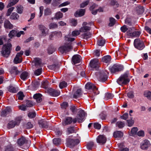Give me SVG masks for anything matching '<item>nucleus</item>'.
Instances as JSON below:
<instances>
[{
    "label": "nucleus",
    "instance_id": "obj_47",
    "mask_svg": "<svg viewBox=\"0 0 151 151\" xmlns=\"http://www.w3.org/2000/svg\"><path fill=\"white\" fill-rule=\"evenodd\" d=\"M17 31L15 30H12L11 31L9 34V37L12 38L16 35L17 33Z\"/></svg>",
    "mask_w": 151,
    "mask_h": 151
},
{
    "label": "nucleus",
    "instance_id": "obj_31",
    "mask_svg": "<svg viewBox=\"0 0 151 151\" xmlns=\"http://www.w3.org/2000/svg\"><path fill=\"white\" fill-rule=\"evenodd\" d=\"M33 62H34L35 65L36 67H38L40 66L41 64V60L39 58H35Z\"/></svg>",
    "mask_w": 151,
    "mask_h": 151
},
{
    "label": "nucleus",
    "instance_id": "obj_45",
    "mask_svg": "<svg viewBox=\"0 0 151 151\" xmlns=\"http://www.w3.org/2000/svg\"><path fill=\"white\" fill-rule=\"evenodd\" d=\"M116 125L119 128H122L124 127L125 124L124 122L119 121L117 122Z\"/></svg>",
    "mask_w": 151,
    "mask_h": 151
},
{
    "label": "nucleus",
    "instance_id": "obj_7",
    "mask_svg": "<svg viewBox=\"0 0 151 151\" xmlns=\"http://www.w3.org/2000/svg\"><path fill=\"white\" fill-rule=\"evenodd\" d=\"M79 142V140L78 139H74L68 138L67 139V145L70 148H73Z\"/></svg>",
    "mask_w": 151,
    "mask_h": 151
},
{
    "label": "nucleus",
    "instance_id": "obj_16",
    "mask_svg": "<svg viewBox=\"0 0 151 151\" xmlns=\"http://www.w3.org/2000/svg\"><path fill=\"white\" fill-rule=\"evenodd\" d=\"M150 145L149 141L147 139L144 140L141 144L140 147L143 150L147 149Z\"/></svg>",
    "mask_w": 151,
    "mask_h": 151
},
{
    "label": "nucleus",
    "instance_id": "obj_63",
    "mask_svg": "<svg viewBox=\"0 0 151 151\" xmlns=\"http://www.w3.org/2000/svg\"><path fill=\"white\" fill-rule=\"evenodd\" d=\"M89 0H87L82 3L80 5L81 8H83L88 5L89 3Z\"/></svg>",
    "mask_w": 151,
    "mask_h": 151
},
{
    "label": "nucleus",
    "instance_id": "obj_40",
    "mask_svg": "<svg viewBox=\"0 0 151 151\" xmlns=\"http://www.w3.org/2000/svg\"><path fill=\"white\" fill-rule=\"evenodd\" d=\"M19 0H10L9 3L7 6V8H9L16 4Z\"/></svg>",
    "mask_w": 151,
    "mask_h": 151
},
{
    "label": "nucleus",
    "instance_id": "obj_27",
    "mask_svg": "<svg viewBox=\"0 0 151 151\" xmlns=\"http://www.w3.org/2000/svg\"><path fill=\"white\" fill-rule=\"evenodd\" d=\"M42 95L40 93L35 94L33 96V98L36 100L38 103L42 101Z\"/></svg>",
    "mask_w": 151,
    "mask_h": 151
},
{
    "label": "nucleus",
    "instance_id": "obj_30",
    "mask_svg": "<svg viewBox=\"0 0 151 151\" xmlns=\"http://www.w3.org/2000/svg\"><path fill=\"white\" fill-rule=\"evenodd\" d=\"M10 72L11 74L15 75H18L20 73V72L17 69V68L15 67H12Z\"/></svg>",
    "mask_w": 151,
    "mask_h": 151
},
{
    "label": "nucleus",
    "instance_id": "obj_25",
    "mask_svg": "<svg viewBox=\"0 0 151 151\" xmlns=\"http://www.w3.org/2000/svg\"><path fill=\"white\" fill-rule=\"evenodd\" d=\"M27 140L26 138L23 137H22L19 139L17 141V143L19 146H22L24 144L27 143Z\"/></svg>",
    "mask_w": 151,
    "mask_h": 151
},
{
    "label": "nucleus",
    "instance_id": "obj_4",
    "mask_svg": "<svg viewBox=\"0 0 151 151\" xmlns=\"http://www.w3.org/2000/svg\"><path fill=\"white\" fill-rule=\"evenodd\" d=\"M72 44L71 42L65 43L64 45L59 48V50L62 54L70 51L73 48Z\"/></svg>",
    "mask_w": 151,
    "mask_h": 151
},
{
    "label": "nucleus",
    "instance_id": "obj_28",
    "mask_svg": "<svg viewBox=\"0 0 151 151\" xmlns=\"http://www.w3.org/2000/svg\"><path fill=\"white\" fill-rule=\"evenodd\" d=\"M67 134H69L76 133V131L74 127L70 126L67 128L66 130Z\"/></svg>",
    "mask_w": 151,
    "mask_h": 151
},
{
    "label": "nucleus",
    "instance_id": "obj_36",
    "mask_svg": "<svg viewBox=\"0 0 151 151\" xmlns=\"http://www.w3.org/2000/svg\"><path fill=\"white\" fill-rule=\"evenodd\" d=\"M136 11L138 14H141L143 13L144 10L142 6H139L136 7Z\"/></svg>",
    "mask_w": 151,
    "mask_h": 151
},
{
    "label": "nucleus",
    "instance_id": "obj_39",
    "mask_svg": "<svg viewBox=\"0 0 151 151\" xmlns=\"http://www.w3.org/2000/svg\"><path fill=\"white\" fill-rule=\"evenodd\" d=\"M123 136V133L120 131H117L114 133V136L115 138L121 137Z\"/></svg>",
    "mask_w": 151,
    "mask_h": 151
},
{
    "label": "nucleus",
    "instance_id": "obj_20",
    "mask_svg": "<svg viewBox=\"0 0 151 151\" xmlns=\"http://www.w3.org/2000/svg\"><path fill=\"white\" fill-rule=\"evenodd\" d=\"M79 110L78 113V115L77 116L79 118V119L82 121L84 119L86 114L84 111L81 109H78Z\"/></svg>",
    "mask_w": 151,
    "mask_h": 151
},
{
    "label": "nucleus",
    "instance_id": "obj_62",
    "mask_svg": "<svg viewBox=\"0 0 151 151\" xmlns=\"http://www.w3.org/2000/svg\"><path fill=\"white\" fill-rule=\"evenodd\" d=\"M135 30V28L134 27H130L129 28H128V29L127 31V33L128 35L130 36V34L132 33V32H133V31H134Z\"/></svg>",
    "mask_w": 151,
    "mask_h": 151
},
{
    "label": "nucleus",
    "instance_id": "obj_23",
    "mask_svg": "<svg viewBox=\"0 0 151 151\" xmlns=\"http://www.w3.org/2000/svg\"><path fill=\"white\" fill-rule=\"evenodd\" d=\"M4 26L7 29H12L13 28V25L11 24L9 21L6 20L4 22Z\"/></svg>",
    "mask_w": 151,
    "mask_h": 151
},
{
    "label": "nucleus",
    "instance_id": "obj_46",
    "mask_svg": "<svg viewBox=\"0 0 151 151\" xmlns=\"http://www.w3.org/2000/svg\"><path fill=\"white\" fill-rule=\"evenodd\" d=\"M18 99L19 100H22L23 99L24 97L23 93L22 92H19L17 94Z\"/></svg>",
    "mask_w": 151,
    "mask_h": 151
},
{
    "label": "nucleus",
    "instance_id": "obj_12",
    "mask_svg": "<svg viewBox=\"0 0 151 151\" xmlns=\"http://www.w3.org/2000/svg\"><path fill=\"white\" fill-rule=\"evenodd\" d=\"M47 91L50 95L53 96H57L59 95L60 94V92L59 91L53 89L51 88H48Z\"/></svg>",
    "mask_w": 151,
    "mask_h": 151
},
{
    "label": "nucleus",
    "instance_id": "obj_61",
    "mask_svg": "<svg viewBox=\"0 0 151 151\" xmlns=\"http://www.w3.org/2000/svg\"><path fill=\"white\" fill-rule=\"evenodd\" d=\"M42 69L40 68L35 70L34 72L36 76H39L41 74L42 72Z\"/></svg>",
    "mask_w": 151,
    "mask_h": 151
},
{
    "label": "nucleus",
    "instance_id": "obj_3",
    "mask_svg": "<svg viewBox=\"0 0 151 151\" xmlns=\"http://www.w3.org/2000/svg\"><path fill=\"white\" fill-rule=\"evenodd\" d=\"M130 81L128 78V73H125L122 75L117 79V82L120 85H123L127 84Z\"/></svg>",
    "mask_w": 151,
    "mask_h": 151
},
{
    "label": "nucleus",
    "instance_id": "obj_10",
    "mask_svg": "<svg viewBox=\"0 0 151 151\" xmlns=\"http://www.w3.org/2000/svg\"><path fill=\"white\" fill-rule=\"evenodd\" d=\"M23 51L22 50L17 53L13 60L14 63L17 64L22 62V55H23Z\"/></svg>",
    "mask_w": 151,
    "mask_h": 151
},
{
    "label": "nucleus",
    "instance_id": "obj_56",
    "mask_svg": "<svg viewBox=\"0 0 151 151\" xmlns=\"http://www.w3.org/2000/svg\"><path fill=\"white\" fill-rule=\"evenodd\" d=\"M138 128L137 127H134L132 128L131 132L132 136H133L136 134L137 132L138 131Z\"/></svg>",
    "mask_w": 151,
    "mask_h": 151
},
{
    "label": "nucleus",
    "instance_id": "obj_29",
    "mask_svg": "<svg viewBox=\"0 0 151 151\" xmlns=\"http://www.w3.org/2000/svg\"><path fill=\"white\" fill-rule=\"evenodd\" d=\"M105 43V40L103 37L99 38L97 41V44L99 46H103Z\"/></svg>",
    "mask_w": 151,
    "mask_h": 151
},
{
    "label": "nucleus",
    "instance_id": "obj_49",
    "mask_svg": "<svg viewBox=\"0 0 151 151\" xmlns=\"http://www.w3.org/2000/svg\"><path fill=\"white\" fill-rule=\"evenodd\" d=\"M113 96L114 95H113L112 94L109 93H107L105 94V98L106 99L108 100L112 99Z\"/></svg>",
    "mask_w": 151,
    "mask_h": 151
},
{
    "label": "nucleus",
    "instance_id": "obj_59",
    "mask_svg": "<svg viewBox=\"0 0 151 151\" xmlns=\"http://www.w3.org/2000/svg\"><path fill=\"white\" fill-rule=\"evenodd\" d=\"M23 10V7L21 6H18L17 7V12L21 14L22 13Z\"/></svg>",
    "mask_w": 151,
    "mask_h": 151
},
{
    "label": "nucleus",
    "instance_id": "obj_33",
    "mask_svg": "<svg viewBox=\"0 0 151 151\" xmlns=\"http://www.w3.org/2000/svg\"><path fill=\"white\" fill-rule=\"evenodd\" d=\"M62 0H53L51 5L54 7H56L60 4Z\"/></svg>",
    "mask_w": 151,
    "mask_h": 151
},
{
    "label": "nucleus",
    "instance_id": "obj_50",
    "mask_svg": "<svg viewBox=\"0 0 151 151\" xmlns=\"http://www.w3.org/2000/svg\"><path fill=\"white\" fill-rule=\"evenodd\" d=\"M49 82L47 81H43L42 83V87L46 89L47 88L48 86Z\"/></svg>",
    "mask_w": 151,
    "mask_h": 151
},
{
    "label": "nucleus",
    "instance_id": "obj_19",
    "mask_svg": "<svg viewBox=\"0 0 151 151\" xmlns=\"http://www.w3.org/2000/svg\"><path fill=\"white\" fill-rule=\"evenodd\" d=\"M81 61V56L80 55H75L73 57L72 61L74 64L79 63Z\"/></svg>",
    "mask_w": 151,
    "mask_h": 151
},
{
    "label": "nucleus",
    "instance_id": "obj_58",
    "mask_svg": "<svg viewBox=\"0 0 151 151\" xmlns=\"http://www.w3.org/2000/svg\"><path fill=\"white\" fill-rule=\"evenodd\" d=\"M67 83L65 81H63L60 83L59 87L60 88H63L67 86Z\"/></svg>",
    "mask_w": 151,
    "mask_h": 151
},
{
    "label": "nucleus",
    "instance_id": "obj_32",
    "mask_svg": "<svg viewBox=\"0 0 151 151\" xmlns=\"http://www.w3.org/2000/svg\"><path fill=\"white\" fill-rule=\"evenodd\" d=\"M82 93H81V89H78L76 92L75 93L73 94V97L75 98H77L81 96Z\"/></svg>",
    "mask_w": 151,
    "mask_h": 151
},
{
    "label": "nucleus",
    "instance_id": "obj_57",
    "mask_svg": "<svg viewBox=\"0 0 151 151\" xmlns=\"http://www.w3.org/2000/svg\"><path fill=\"white\" fill-rule=\"evenodd\" d=\"M6 40V36H4L0 37V45H2L4 44V42Z\"/></svg>",
    "mask_w": 151,
    "mask_h": 151
},
{
    "label": "nucleus",
    "instance_id": "obj_8",
    "mask_svg": "<svg viewBox=\"0 0 151 151\" xmlns=\"http://www.w3.org/2000/svg\"><path fill=\"white\" fill-rule=\"evenodd\" d=\"M20 119L18 117L15 121H12L9 122L7 125V128L10 129L16 126H18L20 123Z\"/></svg>",
    "mask_w": 151,
    "mask_h": 151
},
{
    "label": "nucleus",
    "instance_id": "obj_48",
    "mask_svg": "<svg viewBox=\"0 0 151 151\" xmlns=\"http://www.w3.org/2000/svg\"><path fill=\"white\" fill-rule=\"evenodd\" d=\"M110 23L109 25L110 27H112L114 25L115 23V19L113 18L110 17L109 18Z\"/></svg>",
    "mask_w": 151,
    "mask_h": 151
},
{
    "label": "nucleus",
    "instance_id": "obj_38",
    "mask_svg": "<svg viewBox=\"0 0 151 151\" xmlns=\"http://www.w3.org/2000/svg\"><path fill=\"white\" fill-rule=\"evenodd\" d=\"M144 96L149 100H151V92L149 91H146L144 92Z\"/></svg>",
    "mask_w": 151,
    "mask_h": 151
},
{
    "label": "nucleus",
    "instance_id": "obj_26",
    "mask_svg": "<svg viewBox=\"0 0 151 151\" xmlns=\"http://www.w3.org/2000/svg\"><path fill=\"white\" fill-rule=\"evenodd\" d=\"M38 123L43 128H47L48 127V124L45 120L42 119L38 121Z\"/></svg>",
    "mask_w": 151,
    "mask_h": 151
},
{
    "label": "nucleus",
    "instance_id": "obj_42",
    "mask_svg": "<svg viewBox=\"0 0 151 151\" xmlns=\"http://www.w3.org/2000/svg\"><path fill=\"white\" fill-rule=\"evenodd\" d=\"M63 14L61 12H59L56 13L54 18L56 19H60L63 17Z\"/></svg>",
    "mask_w": 151,
    "mask_h": 151
},
{
    "label": "nucleus",
    "instance_id": "obj_9",
    "mask_svg": "<svg viewBox=\"0 0 151 151\" xmlns=\"http://www.w3.org/2000/svg\"><path fill=\"white\" fill-rule=\"evenodd\" d=\"M98 60L97 59H94L90 63V67L91 69L93 70H96L99 67Z\"/></svg>",
    "mask_w": 151,
    "mask_h": 151
},
{
    "label": "nucleus",
    "instance_id": "obj_5",
    "mask_svg": "<svg viewBox=\"0 0 151 151\" xmlns=\"http://www.w3.org/2000/svg\"><path fill=\"white\" fill-rule=\"evenodd\" d=\"M134 45L135 48L140 50H142L145 47L143 41L139 39H136L134 40Z\"/></svg>",
    "mask_w": 151,
    "mask_h": 151
},
{
    "label": "nucleus",
    "instance_id": "obj_64",
    "mask_svg": "<svg viewBox=\"0 0 151 151\" xmlns=\"http://www.w3.org/2000/svg\"><path fill=\"white\" fill-rule=\"evenodd\" d=\"M5 151H14V148L11 146H8L6 147Z\"/></svg>",
    "mask_w": 151,
    "mask_h": 151
},
{
    "label": "nucleus",
    "instance_id": "obj_44",
    "mask_svg": "<svg viewBox=\"0 0 151 151\" xmlns=\"http://www.w3.org/2000/svg\"><path fill=\"white\" fill-rule=\"evenodd\" d=\"M48 67L49 69L53 70H57L58 68V65L56 64L49 65L48 66Z\"/></svg>",
    "mask_w": 151,
    "mask_h": 151
},
{
    "label": "nucleus",
    "instance_id": "obj_1",
    "mask_svg": "<svg viewBox=\"0 0 151 151\" xmlns=\"http://www.w3.org/2000/svg\"><path fill=\"white\" fill-rule=\"evenodd\" d=\"M12 45L8 43L4 45L1 52V55L4 57L7 58L10 55L12 49Z\"/></svg>",
    "mask_w": 151,
    "mask_h": 151
},
{
    "label": "nucleus",
    "instance_id": "obj_22",
    "mask_svg": "<svg viewBox=\"0 0 151 151\" xmlns=\"http://www.w3.org/2000/svg\"><path fill=\"white\" fill-rule=\"evenodd\" d=\"M98 7V5L96 4H93L90 7V10L91 12V13L93 15H96L97 14L96 9Z\"/></svg>",
    "mask_w": 151,
    "mask_h": 151
},
{
    "label": "nucleus",
    "instance_id": "obj_14",
    "mask_svg": "<svg viewBox=\"0 0 151 151\" xmlns=\"http://www.w3.org/2000/svg\"><path fill=\"white\" fill-rule=\"evenodd\" d=\"M38 27L42 36H45L48 34L49 30L44 26L40 24L39 25Z\"/></svg>",
    "mask_w": 151,
    "mask_h": 151
},
{
    "label": "nucleus",
    "instance_id": "obj_18",
    "mask_svg": "<svg viewBox=\"0 0 151 151\" xmlns=\"http://www.w3.org/2000/svg\"><path fill=\"white\" fill-rule=\"evenodd\" d=\"M7 89L9 92L13 93H16L18 91V87L12 85L8 86L7 87Z\"/></svg>",
    "mask_w": 151,
    "mask_h": 151
},
{
    "label": "nucleus",
    "instance_id": "obj_24",
    "mask_svg": "<svg viewBox=\"0 0 151 151\" xmlns=\"http://www.w3.org/2000/svg\"><path fill=\"white\" fill-rule=\"evenodd\" d=\"M85 12V9H80L77 10L75 14V16L76 17H80L84 15Z\"/></svg>",
    "mask_w": 151,
    "mask_h": 151
},
{
    "label": "nucleus",
    "instance_id": "obj_11",
    "mask_svg": "<svg viewBox=\"0 0 151 151\" xmlns=\"http://www.w3.org/2000/svg\"><path fill=\"white\" fill-rule=\"evenodd\" d=\"M12 111L11 109L9 107H7L4 109H2L1 111L0 115L2 117H6L7 115Z\"/></svg>",
    "mask_w": 151,
    "mask_h": 151
},
{
    "label": "nucleus",
    "instance_id": "obj_17",
    "mask_svg": "<svg viewBox=\"0 0 151 151\" xmlns=\"http://www.w3.org/2000/svg\"><path fill=\"white\" fill-rule=\"evenodd\" d=\"M100 80L103 82L105 81L107 79V77L105 73L103 72L102 73L99 72L97 75Z\"/></svg>",
    "mask_w": 151,
    "mask_h": 151
},
{
    "label": "nucleus",
    "instance_id": "obj_51",
    "mask_svg": "<svg viewBox=\"0 0 151 151\" xmlns=\"http://www.w3.org/2000/svg\"><path fill=\"white\" fill-rule=\"evenodd\" d=\"M61 142V139L60 138H54L53 140V142L54 144L56 145H59Z\"/></svg>",
    "mask_w": 151,
    "mask_h": 151
},
{
    "label": "nucleus",
    "instance_id": "obj_13",
    "mask_svg": "<svg viewBox=\"0 0 151 151\" xmlns=\"http://www.w3.org/2000/svg\"><path fill=\"white\" fill-rule=\"evenodd\" d=\"M106 141V139L104 135H100L96 138V141L98 143L101 145L104 144Z\"/></svg>",
    "mask_w": 151,
    "mask_h": 151
},
{
    "label": "nucleus",
    "instance_id": "obj_15",
    "mask_svg": "<svg viewBox=\"0 0 151 151\" xmlns=\"http://www.w3.org/2000/svg\"><path fill=\"white\" fill-rule=\"evenodd\" d=\"M73 121V118L72 117L68 116L66 117L63 121L62 124L63 126H66L71 124Z\"/></svg>",
    "mask_w": 151,
    "mask_h": 151
},
{
    "label": "nucleus",
    "instance_id": "obj_2",
    "mask_svg": "<svg viewBox=\"0 0 151 151\" xmlns=\"http://www.w3.org/2000/svg\"><path fill=\"white\" fill-rule=\"evenodd\" d=\"M86 88L88 89L91 92H93L94 95L92 93H90L89 95V97L92 98H93V96L97 95L99 94V91H98V89L96 86L91 83H88L85 86Z\"/></svg>",
    "mask_w": 151,
    "mask_h": 151
},
{
    "label": "nucleus",
    "instance_id": "obj_41",
    "mask_svg": "<svg viewBox=\"0 0 151 151\" xmlns=\"http://www.w3.org/2000/svg\"><path fill=\"white\" fill-rule=\"evenodd\" d=\"M19 18V15L16 13L13 12L10 16L11 19L12 20H17Z\"/></svg>",
    "mask_w": 151,
    "mask_h": 151
},
{
    "label": "nucleus",
    "instance_id": "obj_54",
    "mask_svg": "<svg viewBox=\"0 0 151 151\" xmlns=\"http://www.w3.org/2000/svg\"><path fill=\"white\" fill-rule=\"evenodd\" d=\"M140 34V33L139 31H133L132 33L130 34V36L137 37L139 36Z\"/></svg>",
    "mask_w": 151,
    "mask_h": 151
},
{
    "label": "nucleus",
    "instance_id": "obj_52",
    "mask_svg": "<svg viewBox=\"0 0 151 151\" xmlns=\"http://www.w3.org/2000/svg\"><path fill=\"white\" fill-rule=\"evenodd\" d=\"M81 36L83 38L87 40L90 38V34L88 33H84L81 35Z\"/></svg>",
    "mask_w": 151,
    "mask_h": 151
},
{
    "label": "nucleus",
    "instance_id": "obj_55",
    "mask_svg": "<svg viewBox=\"0 0 151 151\" xmlns=\"http://www.w3.org/2000/svg\"><path fill=\"white\" fill-rule=\"evenodd\" d=\"M51 14V9L50 8H47L44 10V15L45 16L50 15Z\"/></svg>",
    "mask_w": 151,
    "mask_h": 151
},
{
    "label": "nucleus",
    "instance_id": "obj_34",
    "mask_svg": "<svg viewBox=\"0 0 151 151\" xmlns=\"http://www.w3.org/2000/svg\"><path fill=\"white\" fill-rule=\"evenodd\" d=\"M111 57L110 55H106L104 56L102 58V60L103 62L107 63H109L111 60Z\"/></svg>",
    "mask_w": 151,
    "mask_h": 151
},
{
    "label": "nucleus",
    "instance_id": "obj_35",
    "mask_svg": "<svg viewBox=\"0 0 151 151\" xmlns=\"http://www.w3.org/2000/svg\"><path fill=\"white\" fill-rule=\"evenodd\" d=\"M91 29V27L88 26H83L81 27L80 31L81 32H84L89 31Z\"/></svg>",
    "mask_w": 151,
    "mask_h": 151
},
{
    "label": "nucleus",
    "instance_id": "obj_21",
    "mask_svg": "<svg viewBox=\"0 0 151 151\" xmlns=\"http://www.w3.org/2000/svg\"><path fill=\"white\" fill-rule=\"evenodd\" d=\"M29 75V73L26 71H24L21 73L20 77L22 80L24 81L28 78Z\"/></svg>",
    "mask_w": 151,
    "mask_h": 151
},
{
    "label": "nucleus",
    "instance_id": "obj_53",
    "mask_svg": "<svg viewBox=\"0 0 151 151\" xmlns=\"http://www.w3.org/2000/svg\"><path fill=\"white\" fill-rule=\"evenodd\" d=\"M36 116V112L35 111L29 112L28 114V116L30 118H33Z\"/></svg>",
    "mask_w": 151,
    "mask_h": 151
},
{
    "label": "nucleus",
    "instance_id": "obj_43",
    "mask_svg": "<svg viewBox=\"0 0 151 151\" xmlns=\"http://www.w3.org/2000/svg\"><path fill=\"white\" fill-rule=\"evenodd\" d=\"M94 146V142L93 141H91L87 143L86 146L87 148L89 150H91Z\"/></svg>",
    "mask_w": 151,
    "mask_h": 151
},
{
    "label": "nucleus",
    "instance_id": "obj_6",
    "mask_svg": "<svg viewBox=\"0 0 151 151\" xmlns=\"http://www.w3.org/2000/svg\"><path fill=\"white\" fill-rule=\"evenodd\" d=\"M123 69L124 67L122 65L115 64L112 66L110 69L112 73H114L122 70Z\"/></svg>",
    "mask_w": 151,
    "mask_h": 151
},
{
    "label": "nucleus",
    "instance_id": "obj_60",
    "mask_svg": "<svg viewBox=\"0 0 151 151\" xmlns=\"http://www.w3.org/2000/svg\"><path fill=\"white\" fill-rule=\"evenodd\" d=\"M14 9V7H12L9 8L7 11V12L6 13V15L7 16H9L11 12L13 11Z\"/></svg>",
    "mask_w": 151,
    "mask_h": 151
},
{
    "label": "nucleus",
    "instance_id": "obj_37",
    "mask_svg": "<svg viewBox=\"0 0 151 151\" xmlns=\"http://www.w3.org/2000/svg\"><path fill=\"white\" fill-rule=\"evenodd\" d=\"M70 110L72 112V114L73 115L76 114L78 109H77L76 106L72 105L70 106Z\"/></svg>",
    "mask_w": 151,
    "mask_h": 151
}]
</instances>
